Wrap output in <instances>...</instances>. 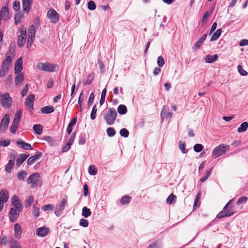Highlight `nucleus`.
Returning a JSON list of instances; mask_svg holds the SVG:
<instances>
[{
  "instance_id": "nucleus-33",
  "label": "nucleus",
  "mask_w": 248,
  "mask_h": 248,
  "mask_svg": "<svg viewBox=\"0 0 248 248\" xmlns=\"http://www.w3.org/2000/svg\"><path fill=\"white\" fill-rule=\"evenodd\" d=\"M34 132L38 134L41 135L42 133L43 127L41 124H35L33 126Z\"/></svg>"
},
{
  "instance_id": "nucleus-9",
  "label": "nucleus",
  "mask_w": 248,
  "mask_h": 248,
  "mask_svg": "<svg viewBox=\"0 0 248 248\" xmlns=\"http://www.w3.org/2000/svg\"><path fill=\"white\" fill-rule=\"evenodd\" d=\"M48 18L54 23L58 22L59 16L58 13L53 8H51L47 13Z\"/></svg>"
},
{
  "instance_id": "nucleus-40",
  "label": "nucleus",
  "mask_w": 248,
  "mask_h": 248,
  "mask_svg": "<svg viewBox=\"0 0 248 248\" xmlns=\"http://www.w3.org/2000/svg\"><path fill=\"white\" fill-rule=\"evenodd\" d=\"M131 200V197L128 195L123 197L121 199V203L123 205L128 204Z\"/></svg>"
},
{
  "instance_id": "nucleus-62",
  "label": "nucleus",
  "mask_w": 248,
  "mask_h": 248,
  "mask_svg": "<svg viewBox=\"0 0 248 248\" xmlns=\"http://www.w3.org/2000/svg\"><path fill=\"white\" fill-rule=\"evenodd\" d=\"M164 60L162 56H159L157 59V64L159 66L161 67L164 64Z\"/></svg>"
},
{
  "instance_id": "nucleus-58",
  "label": "nucleus",
  "mask_w": 248,
  "mask_h": 248,
  "mask_svg": "<svg viewBox=\"0 0 248 248\" xmlns=\"http://www.w3.org/2000/svg\"><path fill=\"white\" fill-rule=\"evenodd\" d=\"M20 2L17 0H15L13 4V8L15 11H18L20 9Z\"/></svg>"
},
{
  "instance_id": "nucleus-61",
  "label": "nucleus",
  "mask_w": 248,
  "mask_h": 248,
  "mask_svg": "<svg viewBox=\"0 0 248 248\" xmlns=\"http://www.w3.org/2000/svg\"><path fill=\"white\" fill-rule=\"evenodd\" d=\"M36 29L34 25H31L28 30V34L35 35Z\"/></svg>"
},
{
  "instance_id": "nucleus-60",
  "label": "nucleus",
  "mask_w": 248,
  "mask_h": 248,
  "mask_svg": "<svg viewBox=\"0 0 248 248\" xmlns=\"http://www.w3.org/2000/svg\"><path fill=\"white\" fill-rule=\"evenodd\" d=\"M0 244L4 246L7 244V240L5 236L2 235L0 237Z\"/></svg>"
},
{
  "instance_id": "nucleus-25",
  "label": "nucleus",
  "mask_w": 248,
  "mask_h": 248,
  "mask_svg": "<svg viewBox=\"0 0 248 248\" xmlns=\"http://www.w3.org/2000/svg\"><path fill=\"white\" fill-rule=\"evenodd\" d=\"M24 80V75L23 73H18L15 78V85L18 86L19 84L22 83Z\"/></svg>"
},
{
  "instance_id": "nucleus-57",
  "label": "nucleus",
  "mask_w": 248,
  "mask_h": 248,
  "mask_svg": "<svg viewBox=\"0 0 248 248\" xmlns=\"http://www.w3.org/2000/svg\"><path fill=\"white\" fill-rule=\"evenodd\" d=\"M248 198L246 196H243L242 197H240L237 202V205H240L245 202L247 201Z\"/></svg>"
},
{
  "instance_id": "nucleus-50",
  "label": "nucleus",
  "mask_w": 248,
  "mask_h": 248,
  "mask_svg": "<svg viewBox=\"0 0 248 248\" xmlns=\"http://www.w3.org/2000/svg\"><path fill=\"white\" fill-rule=\"evenodd\" d=\"M185 143L184 142L180 141L179 142V147L182 152L184 154L186 153V150L185 148Z\"/></svg>"
},
{
  "instance_id": "nucleus-16",
  "label": "nucleus",
  "mask_w": 248,
  "mask_h": 248,
  "mask_svg": "<svg viewBox=\"0 0 248 248\" xmlns=\"http://www.w3.org/2000/svg\"><path fill=\"white\" fill-rule=\"evenodd\" d=\"M35 99V96L33 94H31L26 99L25 104L31 110L33 108V101Z\"/></svg>"
},
{
  "instance_id": "nucleus-13",
  "label": "nucleus",
  "mask_w": 248,
  "mask_h": 248,
  "mask_svg": "<svg viewBox=\"0 0 248 248\" xmlns=\"http://www.w3.org/2000/svg\"><path fill=\"white\" fill-rule=\"evenodd\" d=\"M22 58H20L18 59L15 63V74H18L23 69L22 66Z\"/></svg>"
},
{
  "instance_id": "nucleus-14",
  "label": "nucleus",
  "mask_w": 248,
  "mask_h": 248,
  "mask_svg": "<svg viewBox=\"0 0 248 248\" xmlns=\"http://www.w3.org/2000/svg\"><path fill=\"white\" fill-rule=\"evenodd\" d=\"M32 0H22L23 11L28 13L31 9Z\"/></svg>"
},
{
  "instance_id": "nucleus-1",
  "label": "nucleus",
  "mask_w": 248,
  "mask_h": 248,
  "mask_svg": "<svg viewBox=\"0 0 248 248\" xmlns=\"http://www.w3.org/2000/svg\"><path fill=\"white\" fill-rule=\"evenodd\" d=\"M232 201L233 200H230L224 207L223 210L221 211L216 217H228L233 215L235 213L237 212L236 210V206L232 205Z\"/></svg>"
},
{
  "instance_id": "nucleus-37",
  "label": "nucleus",
  "mask_w": 248,
  "mask_h": 248,
  "mask_svg": "<svg viewBox=\"0 0 248 248\" xmlns=\"http://www.w3.org/2000/svg\"><path fill=\"white\" fill-rule=\"evenodd\" d=\"M35 38V35L28 34V37L27 39V46L29 47L31 46Z\"/></svg>"
},
{
  "instance_id": "nucleus-36",
  "label": "nucleus",
  "mask_w": 248,
  "mask_h": 248,
  "mask_svg": "<svg viewBox=\"0 0 248 248\" xmlns=\"http://www.w3.org/2000/svg\"><path fill=\"white\" fill-rule=\"evenodd\" d=\"M94 78V75L93 74H89L87 78V79L86 81H83V85H90L91 84Z\"/></svg>"
},
{
  "instance_id": "nucleus-31",
  "label": "nucleus",
  "mask_w": 248,
  "mask_h": 248,
  "mask_svg": "<svg viewBox=\"0 0 248 248\" xmlns=\"http://www.w3.org/2000/svg\"><path fill=\"white\" fill-rule=\"evenodd\" d=\"M22 112L23 111L22 109H19L18 111H17L15 113L13 121L19 123L22 116Z\"/></svg>"
},
{
  "instance_id": "nucleus-39",
  "label": "nucleus",
  "mask_w": 248,
  "mask_h": 248,
  "mask_svg": "<svg viewBox=\"0 0 248 248\" xmlns=\"http://www.w3.org/2000/svg\"><path fill=\"white\" fill-rule=\"evenodd\" d=\"M27 175V173L24 170H21L18 173L17 176L19 180H24Z\"/></svg>"
},
{
  "instance_id": "nucleus-5",
  "label": "nucleus",
  "mask_w": 248,
  "mask_h": 248,
  "mask_svg": "<svg viewBox=\"0 0 248 248\" xmlns=\"http://www.w3.org/2000/svg\"><path fill=\"white\" fill-rule=\"evenodd\" d=\"M40 179V175L39 173L36 172L31 174L27 179V183L28 184H31V187H36L39 185V182Z\"/></svg>"
},
{
  "instance_id": "nucleus-35",
  "label": "nucleus",
  "mask_w": 248,
  "mask_h": 248,
  "mask_svg": "<svg viewBox=\"0 0 248 248\" xmlns=\"http://www.w3.org/2000/svg\"><path fill=\"white\" fill-rule=\"evenodd\" d=\"M117 110L119 114H124L127 112V108L124 105H120L119 106Z\"/></svg>"
},
{
  "instance_id": "nucleus-10",
  "label": "nucleus",
  "mask_w": 248,
  "mask_h": 248,
  "mask_svg": "<svg viewBox=\"0 0 248 248\" xmlns=\"http://www.w3.org/2000/svg\"><path fill=\"white\" fill-rule=\"evenodd\" d=\"M10 121V117L8 114H5L0 123V131H4L7 129Z\"/></svg>"
},
{
  "instance_id": "nucleus-2",
  "label": "nucleus",
  "mask_w": 248,
  "mask_h": 248,
  "mask_svg": "<svg viewBox=\"0 0 248 248\" xmlns=\"http://www.w3.org/2000/svg\"><path fill=\"white\" fill-rule=\"evenodd\" d=\"M117 113L115 109L109 108L103 114L104 120L108 125H112L116 119Z\"/></svg>"
},
{
  "instance_id": "nucleus-7",
  "label": "nucleus",
  "mask_w": 248,
  "mask_h": 248,
  "mask_svg": "<svg viewBox=\"0 0 248 248\" xmlns=\"http://www.w3.org/2000/svg\"><path fill=\"white\" fill-rule=\"evenodd\" d=\"M26 38V29L23 27L20 29L19 34H18L17 45L19 47H21L24 45Z\"/></svg>"
},
{
  "instance_id": "nucleus-18",
  "label": "nucleus",
  "mask_w": 248,
  "mask_h": 248,
  "mask_svg": "<svg viewBox=\"0 0 248 248\" xmlns=\"http://www.w3.org/2000/svg\"><path fill=\"white\" fill-rule=\"evenodd\" d=\"M9 198L8 192L7 190L3 189L0 192V201L5 203Z\"/></svg>"
},
{
  "instance_id": "nucleus-46",
  "label": "nucleus",
  "mask_w": 248,
  "mask_h": 248,
  "mask_svg": "<svg viewBox=\"0 0 248 248\" xmlns=\"http://www.w3.org/2000/svg\"><path fill=\"white\" fill-rule=\"evenodd\" d=\"M33 198L32 196H30L28 197L26 200L25 201V205L26 207H28L30 206L33 202Z\"/></svg>"
},
{
  "instance_id": "nucleus-22",
  "label": "nucleus",
  "mask_w": 248,
  "mask_h": 248,
  "mask_svg": "<svg viewBox=\"0 0 248 248\" xmlns=\"http://www.w3.org/2000/svg\"><path fill=\"white\" fill-rule=\"evenodd\" d=\"M15 230V236L17 239H19L21 237V230L20 225L16 223L14 226Z\"/></svg>"
},
{
  "instance_id": "nucleus-3",
  "label": "nucleus",
  "mask_w": 248,
  "mask_h": 248,
  "mask_svg": "<svg viewBox=\"0 0 248 248\" xmlns=\"http://www.w3.org/2000/svg\"><path fill=\"white\" fill-rule=\"evenodd\" d=\"M12 98L10 96L9 93H6L4 94L0 93V103L3 108H10L12 106Z\"/></svg>"
},
{
  "instance_id": "nucleus-49",
  "label": "nucleus",
  "mask_w": 248,
  "mask_h": 248,
  "mask_svg": "<svg viewBox=\"0 0 248 248\" xmlns=\"http://www.w3.org/2000/svg\"><path fill=\"white\" fill-rule=\"evenodd\" d=\"M79 225L83 227H87L89 225V221L87 219L82 218L79 221Z\"/></svg>"
},
{
  "instance_id": "nucleus-8",
  "label": "nucleus",
  "mask_w": 248,
  "mask_h": 248,
  "mask_svg": "<svg viewBox=\"0 0 248 248\" xmlns=\"http://www.w3.org/2000/svg\"><path fill=\"white\" fill-rule=\"evenodd\" d=\"M67 202V198L66 196H65L62 198L61 203L56 206L55 214L56 216H59L61 215L62 211L65 208V206Z\"/></svg>"
},
{
  "instance_id": "nucleus-48",
  "label": "nucleus",
  "mask_w": 248,
  "mask_h": 248,
  "mask_svg": "<svg viewBox=\"0 0 248 248\" xmlns=\"http://www.w3.org/2000/svg\"><path fill=\"white\" fill-rule=\"evenodd\" d=\"M96 6L93 1L91 0L88 3V8L91 10H94L96 9Z\"/></svg>"
},
{
  "instance_id": "nucleus-4",
  "label": "nucleus",
  "mask_w": 248,
  "mask_h": 248,
  "mask_svg": "<svg viewBox=\"0 0 248 248\" xmlns=\"http://www.w3.org/2000/svg\"><path fill=\"white\" fill-rule=\"evenodd\" d=\"M229 145H226L223 144H220L216 147L212 152L213 158H216L219 156L224 154L227 150L229 149Z\"/></svg>"
},
{
  "instance_id": "nucleus-42",
  "label": "nucleus",
  "mask_w": 248,
  "mask_h": 248,
  "mask_svg": "<svg viewBox=\"0 0 248 248\" xmlns=\"http://www.w3.org/2000/svg\"><path fill=\"white\" fill-rule=\"evenodd\" d=\"M97 170L93 165H90L89 167V173L92 175H95L97 174Z\"/></svg>"
},
{
  "instance_id": "nucleus-53",
  "label": "nucleus",
  "mask_w": 248,
  "mask_h": 248,
  "mask_svg": "<svg viewBox=\"0 0 248 248\" xmlns=\"http://www.w3.org/2000/svg\"><path fill=\"white\" fill-rule=\"evenodd\" d=\"M193 149L195 152L199 153L202 151L203 146L201 144H196L194 146Z\"/></svg>"
},
{
  "instance_id": "nucleus-34",
  "label": "nucleus",
  "mask_w": 248,
  "mask_h": 248,
  "mask_svg": "<svg viewBox=\"0 0 248 248\" xmlns=\"http://www.w3.org/2000/svg\"><path fill=\"white\" fill-rule=\"evenodd\" d=\"M18 125L19 123L13 121L12 124L10 127V131L12 133L15 134L17 128H18Z\"/></svg>"
},
{
  "instance_id": "nucleus-23",
  "label": "nucleus",
  "mask_w": 248,
  "mask_h": 248,
  "mask_svg": "<svg viewBox=\"0 0 248 248\" xmlns=\"http://www.w3.org/2000/svg\"><path fill=\"white\" fill-rule=\"evenodd\" d=\"M207 37V34H204L202 35L201 38L198 40L195 45L194 48L197 50L198 49L202 44L203 41L206 39Z\"/></svg>"
},
{
  "instance_id": "nucleus-17",
  "label": "nucleus",
  "mask_w": 248,
  "mask_h": 248,
  "mask_svg": "<svg viewBox=\"0 0 248 248\" xmlns=\"http://www.w3.org/2000/svg\"><path fill=\"white\" fill-rule=\"evenodd\" d=\"M42 153L40 152L37 153L35 155L31 156L27 161L29 165L33 164L37 159L40 158L42 156Z\"/></svg>"
},
{
  "instance_id": "nucleus-52",
  "label": "nucleus",
  "mask_w": 248,
  "mask_h": 248,
  "mask_svg": "<svg viewBox=\"0 0 248 248\" xmlns=\"http://www.w3.org/2000/svg\"><path fill=\"white\" fill-rule=\"evenodd\" d=\"M10 143V140H0V145L3 147L8 146Z\"/></svg>"
},
{
  "instance_id": "nucleus-38",
  "label": "nucleus",
  "mask_w": 248,
  "mask_h": 248,
  "mask_svg": "<svg viewBox=\"0 0 248 248\" xmlns=\"http://www.w3.org/2000/svg\"><path fill=\"white\" fill-rule=\"evenodd\" d=\"M213 11V10L211 9L210 10L209 12L206 11L205 12V13L203 16L202 19V24L206 22L208 17L210 15H211L212 14Z\"/></svg>"
},
{
  "instance_id": "nucleus-63",
  "label": "nucleus",
  "mask_w": 248,
  "mask_h": 248,
  "mask_svg": "<svg viewBox=\"0 0 248 248\" xmlns=\"http://www.w3.org/2000/svg\"><path fill=\"white\" fill-rule=\"evenodd\" d=\"M28 90H29V86H28V84H26L23 88L22 91H21V94L22 95V96H25L28 91Z\"/></svg>"
},
{
  "instance_id": "nucleus-27",
  "label": "nucleus",
  "mask_w": 248,
  "mask_h": 248,
  "mask_svg": "<svg viewBox=\"0 0 248 248\" xmlns=\"http://www.w3.org/2000/svg\"><path fill=\"white\" fill-rule=\"evenodd\" d=\"M15 162L14 160H10L6 165L5 167V170L7 173H11L14 168Z\"/></svg>"
},
{
  "instance_id": "nucleus-26",
  "label": "nucleus",
  "mask_w": 248,
  "mask_h": 248,
  "mask_svg": "<svg viewBox=\"0 0 248 248\" xmlns=\"http://www.w3.org/2000/svg\"><path fill=\"white\" fill-rule=\"evenodd\" d=\"M77 117H75L73 118L70 122V123L68 125L67 128V132L68 134H70L72 131V127L75 125L77 123Z\"/></svg>"
},
{
  "instance_id": "nucleus-6",
  "label": "nucleus",
  "mask_w": 248,
  "mask_h": 248,
  "mask_svg": "<svg viewBox=\"0 0 248 248\" xmlns=\"http://www.w3.org/2000/svg\"><path fill=\"white\" fill-rule=\"evenodd\" d=\"M57 67V65L52 64L49 63H40L37 66V67L39 69L49 72L56 71V68Z\"/></svg>"
},
{
  "instance_id": "nucleus-11",
  "label": "nucleus",
  "mask_w": 248,
  "mask_h": 248,
  "mask_svg": "<svg viewBox=\"0 0 248 248\" xmlns=\"http://www.w3.org/2000/svg\"><path fill=\"white\" fill-rule=\"evenodd\" d=\"M49 232V229L45 227H40L37 229L36 233L37 235L41 237L46 236Z\"/></svg>"
},
{
  "instance_id": "nucleus-21",
  "label": "nucleus",
  "mask_w": 248,
  "mask_h": 248,
  "mask_svg": "<svg viewBox=\"0 0 248 248\" xmlns=\"http://www.w3.org/2000/svg\"><path fill=\"white\" fill-rule=\"evenodd\" d=\"M9 15V10L8 8L6 6H4L2 7L1 10L0 11V16H2L4 20H7L8 17Z\"/></svg>"
},
{
  "instance_id": "nucleus-54",
  "label": "nucleus",
  "mask_w": 248,
  "mask_h": 248,
  "mask_svg": "<svg viewBox=\"0 0 248 248\" xmlns=\"http://www.w3.org/2000/svg\"><path fill=\"white\" fill-rule=\"evenodd\" d=\"M120 135L125 138L128 137L129 131L126 128H122L120 131Z\"/></svg>"
},
{
  "instance_id": "nucleus-59",
  "label": "nucleus",
  "mask_w": 248,
  "mask_h": 248,
  "mask_svg": "<svg viewBox=\"0 0 248 248\" xmlns=\"http://www.w3.org/2000/svg\"><path fill=\"white\" fill-rule=\"evenodd\" d=\"M211 170L206 172V175L200 179L201 182H204L211 175Z\"/></svg>"
},
{
  "instance_id": "nucleus-30",
  "label": "nucleus",
  "mask_w": 248,
  "mask_h": 248,
  "mask_svg": "<svg viewBox=\"0 0 248 248\" xmlns=\"http://www.w3.org/2000/svg\"><path fill=\"white\" fill-rule=\"evenodd\" d=\"M9 244L10 248H21L19 243L14 238H12L10 241Z\"/></svg>"
},
{
  "instance_id": "nucleus-41",
  "label": "nucleus",
  "mask_w": 248,
  "mask_h": 248,
  "mask_svg": "<svg viewBox=\"0 0 248 248\" xmlns=\"http://www.w3.org/2000/svg\"><path fill=\"white\" fill-rule=\"evenodd\" d=\"M91 211L90 209L86 207H84L82 209V215L84 217H88L91 215Z\"/></svg>"
},
{
  "instance_id": "nucleus-64",
  "label": "nucleus",
  "mask_w": 248,
  "mask_h": 248,
  "mask_svg": "<svg viewBox=\"0 0 248 248\" xmlns=\"http://www.w3.org/2000/svg\"><path fill=\"white\" fill-rule=\"evenodd\" d=\"M147 248H160L159 243L157 241L154 242L152 244L149 245Z\"/></svg>"
},
{
  "instance_id": "nucleus-55",
  "label": "nucleus",
  "mask_w": 248,
  "mask_h": 248,
  "mask_svg": "<svg viewBox=\"0 0 248 248\" xmlns=\"http://www.w3.org/2000/svg\"><path fill=\"white\" fill-rule=\"evenodd\" d=\"M8 71V69L7 68H4L1 67V69L0 70V78H3L4 76H5Z\"/></svg>"
},
{
  "instance_id": "nucleus-15",
  "label": "nucleus",
  "mask_w": 248,
  "mask_h": 248,
  "mask_svg": "<svg viewBox=\"0 0 248 248\" xmlns=\"http://www.w3.org/2000/svg\"><path fill=\"white\" fill-rule=\"evenodd\" d=\"M17 146L21 149L25 150H32V148L30 144L26 143L23 141L17 140L16 142Z\"/></svg>"
},
{
  "instance_id": "nucleus-32",
  "label": "nucleus",
  "mask_w": 248,
  "mask_h": 248,
  "mask_svg": "<svg viewBox=\"0 0 248 248\" xmlns=\"http://www.w3.org/2000/svg\"><path fill=\"white\" fill-rule=\"evenodd\" d=\"M248 128V123L247 122H243L237 129L239 133L246 131Z\"/></svg>"
},
{
  "instance_id": "nucleus-12",
  "label": "nucleus",
  "mask_w": 248,
  "mask_h": 248,
  "mask_svg": "<svg viewBox=\"0 0 248 248\" xmlns=\"http://www.w3.org/2000/svg\"><path fill=\"white\" fill-rule=\"evenodd\" d=\"M12 204L13 206L15 207L16 208H18L22 210V205L20 200L18 197L15 195L12 199Z\"/></svg>"
},
{
  "instance_id": "nucleus-24",
  "label": "nucleus",
  "mask_w": 248,
  "mask_h": 248,
  "mask_svg": "<svg viewBox=\"0 0 248 248\" xmlns=\"http://www.w3.org/2000/svg\"><path fill=\"white\" fill-rule=\"evenodd\" d=\"M54 109L52 106H46L41 108V111L42 113L48 114L54 112Z\"/></svg>"
},
{
  "instance_id": "nucleus-51",
  "label": "nucleus",
  "mask_w": 248,
  "mask_h": 248,
  "mask_svg": "<svg viewBox=\"0 0 248 248\" xmlns=\"http://www.w3.org/2000/svg\"><path fill=\"white\" fill-rule=\"evenodd\" d=\"M176 199L175 195L171 194L167 199V202L169 204H171L173 201Z\"/></svg>"
},
{
  "instance_id": "nucleus-43",
  "label": "nucleus",
  "mask_w": 248,
  "mask_h": 248,
  "mask_svg": "<svg viewBox=\"0 0 248 248\" xmlns=\"http://www.w3.org/2000/svg\"><path fill=\"white\" fill-rule=\"evenodd\" d=\"M161 116L166 118H170L172 116V113L171 112H168L166 113V110L165 109V108H163L161 112Z\"/></svg>"
},
{
  "instance_id": "nucleus-28",
  "label": "nucleus",
  "mask_w": 248,
  "mask_h": 248,
  "mask_svg": "<svg viewBox=\"0 0 248 248\" xmlns=\"http://www.w3.org/2000/svg\"><path fill=\"white\" fill-rule=\"evenodd\" d=\"M222 32V29H217L212 35L211 38V41L217 40L220 36Z\"/></svg>"
},
{
  "instance_id": "nucleus-29",
  "label": "nucleus",
  "mask_w": 248,
  "mask_h": 248,
  "mask_svg": "<svg viewBox=\"0 0 248 248\" xmlns=\"http://www.w3.org/2000/svg\"><path fill=\"white\" fill-rule=\"evenodd\" d=\"M22 210L16 208L15 207L13 206L11 208L10 213L11 216L13 217H16L19 216V213L22 212Z\"/></svg>"
},
{
  "instance_id": "nucleus-47",
  "label": "nucleus",
  "mask_w": 248,
  "mask_h": 248,
  "mask_svg": "<svg viewBox=\"0 0 248 248\" xmlns=\"http://www.w3.org/2000/svg\"><path fill=\"white\" fill-rule=\"evenodd\" d=\"M107 133L109 137H113L115 135L116 132L113 128L108 127L107 129Z\"/></svg>"
},
{
  "instance_id": "nucleus-44",
  "label": "nucleus",
  "mask_w": 248,
  "mask_h": 248,
  "mask_svg": "<svg viewBox=\"0 0 248 248\" xmlns=\"http://www.w3.org/2000/svg\"><path fill=\"white\" fill-rule=\"evenodd\" d=\"M97 110V108L96 106V105H94L92 108V110L91 113L90 117L92 120H94L95 119Z\"/></svg>"
},
{
  "instance_id": "nucleus-45",
  "label": "nucleus",
  "mask_w": 248,
  "mask_h": 248,
  "mask_svg": "<svg viewBox=\"0 0 248 248\" xmlns=\"http://www.w3.org/2000/svg\"><path fill=\"white\" fill-rule=\"evenodd\" d=\"M54 209V206L52 204H48L42 206V209L44 211L52 210Z\"/></svg>"
},
{
  "instance_id": "nucleus-19",
  "label": "nucleus",
  "mask_w": 248,
  "mask_h": 248,
  "mask_svg": "<svg viewBox=\"0 0 248 248\" xmlns=\"http://www.w3.org/2000/svg\"><path fill=\"white\" fill-rule=\"evenodd\" d=\"M29 155L28 154H20L18 157L16 164L17 166L21 165L25 160L28 157Z\"/></svg>"
},
{
  "instance_id": "nucleus-56",
  "label": "nucleus",
  "mask_w": 248,
  "mask_h": 248,
  "mask_svg": "<svg viewBox=\"0 0 248 248\" xmlns=\"http://www.w3.org/2000/svg\"><path fill=\"white\" fill-rule=\"evenodd\" d=\"M238 71L240 75L242 76H246L248 73L246 71L243 69L241 65H238L237 66Z\"/></svg>"
},
{
  "instance_id": "nucleus-20",
  "label": "nucleus",
  "mask_w": 248,
  "mask_h": 248,
  "mask_svg": "<svg viewBox=\"0 0 248 248\" xmlns=\"http://www.w3.org/2000/svg\"><path fill=\"white\" fill-rule=\"evenodd\" d=\"M218 59L217 54L213 55H207L205 57V61L206 63H212L216 61Z\"/></svg>"
}]
</instances>
